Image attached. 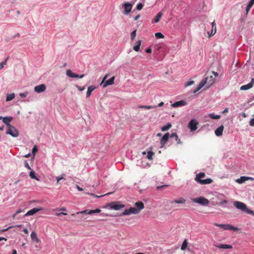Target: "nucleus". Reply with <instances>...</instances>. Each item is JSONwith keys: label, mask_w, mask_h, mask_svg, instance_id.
<instances>
[{"label": "nucleus", "mask_w": 254, "mask_h": 254, "mask_svg": "<svg viewBox=\"0 0 254 254\" xmlns=\"http://www.w3.org/2000/svg\"><path fill=\"white\" fill-rule=\"evenodd\" d=\"M210 78V80L207 82V80L208 79V77H206L203 78L199 83L197 87L193 91V93H195L199 90H200L204 85H206V88H209L210 86L214 82V79L213 76L211 75L209 77Z\"/></svg>", "instance_id": "nucleus-1"}, {"label": "nucleus", "mask_w": 254, "mask_h": 254, "mask_svg": "<svg viewBox=\"0 0 254 254\" xmlns=\"http://www.w3.org/2000/svg\"><path fill=\"white\" fill-rule=\"evenodd\" d=\"M210 78V80L207 82V80L208 79V77H206L203 78L199 83L197 87L193 91V93H195L199 90H200L204 85H206V88H209L210 86L214 82V79L213 76L211 75L209 77Z\"/></svg>", "instance_id": "nucleus-2"}, {"label": "nucleus", "mask_w": 254, "mask_h": 254, "mask_svg": "<svg viewBox=\"0 0 254 254\" xmlns=\"http://www.w3.org/2000/svg\"><path fill=\"white\" fill-rule=\"evenodd\" d=\"M125 205L121 204L120 201H113L108 203L107 207L111 209L115 210H120L123 208H124Z\"/></svg>", "instance_id": "nucleus-3"}, {"label": "nucleus", "mask_w": 254, "mask_h": 254, "mask_svg": "<svg viewBox=\"0 0 254 254\" xmlns=\"http://www.w3.org/2000/svg\"><path fill=\"white\" fill-rule=\"evenodd\" d=\"M214 225L217 227L221 228L225 230L237 231H238L240 230V229L238 228V227L233 226L232 225L229 224H218V223H214Z\"/></svg>", "instance_id": "nucleus-4"}, {"label": "nucleus", "mask_w": 254, "mask_h": 254, "mask_svg": "<svg viewBox=\"0 0 254 254\" xmlns=\"http://www.w3.org/2000/svg\"><path fill=\"white\" fill-rule=\"evenodd\" d=\"M6 134L11 135L13 137H17L19 135V133L16 128L12 125L7 127Z\"/></svg>", "instance_id": "nucleus-5"}, {"label": "nucleus", "mask_w": 254, "mask_h": 254, "mask_svg": "<svg viewBox=\"0 0 254 254\" xmlns=\"http://www.w3.org/2000/svg\"><path fill=\"white\" fill-rule=\"evenodd\" d=\"M192 202L199 204L202 206H207L209 204V200L206 198L200 196L197 198H191Z\"/></svg>", "instance_id": "nucleus-6"}, {"label": "nucleus", "mask_w": 254, "mask_h": 254, "mask_svg": "<svg viewBox=\"0 0 254 254\" xmlns=\"http://www.w3.org/2000/svg\"><path fill=\"white\" fill-rule=\"evenodd\" d=\"M198 122L194 119H191L188 125V127L191 131H194L197 128Z\"/></svg>", "instance_id": "nucleus-7"}, {"label": "nucleus", "mask_w": 254, "mask_h": 254, "mask_svg": "<svg viewBox=\"0 0 254 254\" xmlns=\"http://www.w3.org/2000/svg\"><path fill=\"white\" fill-rule=\"evenodd\" d=\"M138 210L135 207H130L129 209H127L124 210L122 213V215H129L131 214H138Z\"/></svg>", "instance_id": "nucleus-8"}, {"label": "nucleus", "mask_w": 254, "mask_h": 254, "mask_svg": "<svg viewBox=\"0 0 254 254\" xmlns=\"http://www.w3.org/2000/svg\"><path fill=\"white\" fill-rule=\"evenodd\" d=\"M132 4L130 2H126L123 5L122 7L124 8V14H128L131 10Z\"/></svg>", "instance_id": "nucleus-9"}, {"label": "nucleus", "mask_w": 254, "mask_h": 254, "mask_svg": "<svg viewBox=\"0 0 254 254\" xmlns=\"http://www.w3.org/2000/svg\"><path fill=\"white\" fill-rule=\"evenodd\" d=\"M107 77V75H106L103 78L101 84H103V87H105L108 85H113L114 83L115 77L113 76L111 78L108 80H105L106 78Z\"/></svg>", "instance_id": "nucleus-10"}, {"label": "nucleus", "mask_w": 254, "mask_h": 254, "mask_svg": "<svg viewBox=\"0 0 254 254\" xmlns=\"http://www.w3.org/2000/svg\"><path fill=\"white\" fill-rule=\"evenodd\" d=\"M0 120H2V122L6 126V127H9L11 125L10 123L13 120V117L11 116H0Z\"/></svg>", "instance_id": "nucleus-11"}, {"label": "nucleus", "mask_w": 254, "mask_h": 254, "mask_svg": "<svg viewBox=\"0 0 254 254\" xmlns=\"http://www.w3.org/2000/svg\"><path fill=\"white\" fill-rule=\"evenodd\" d=\"M66 74L67 76H68L70 78H82L84 76V74L78 75V74L73 72L70 69H67L66 70Z\"/></svg>", "instance_id": "nucleus-12"}, {"label": "nucleus", "mask_w": 254, "mask_h": 254, "mask_svg": "<svg viewBox=\"0 0 254 254\" xmlns=\"http://www.w3.org/2000/svg\"><path fill=\"white\" fill-rule=\"evenodd\" d=\"M234 205L235 207H236L237 209H240L242 210L243 211H245V210L247 209V205L240 201H236L234 202Z\"/></svg>", "instance_id": "nucleus-13"}, {"label": "nucleus", "mask_w": 254, "mask_h": 254, "mask_svg": "<svg viewBox=\"0 0 254 254\" xmlns=\"http://www.w3.org/2000/svg\"><path fill=\"white\" fill-rule=\"evenodd\" d=\"M46 86L44 84H41L34 87V91L38 93H41L45 91Z\"/></svg>", "instance_id": "nucleus-14"}, {"label": "nucleus", "mask_w": 254, "mask_h": 254, "mask_svg": "<svg viewBox=\"0 0 254 254\" xmlns=\"http://www.w3.org/2000/svg\"><path fill=\"white\" fill-rule=\"evenodd\" d=\"M43 208L42 207H39V208H33L30 210H29L24 215V216H28L30 215H33L36 213L37 212H39V211L42 210Z\"/></svg>", "instance_id": "nucleus-15"}, {"label": "nucleus", "mask_w": 254, "mask_h": 254, "mask_svg": "<svg viewBox=\"0 0 254 254\" xmlns=\"http://www.w3.org/2000/svg\"><path fill=\"white\" fill-rule=\"evenodd\" d=\"M169 136L170 133L169 132H167L161 138L160 140L161 148L163 147L165 144L166 143L168 140Z\"/></svg>", "instance_id": "nucleus-16"}, {"label": "nucleus", "mask_w": 254, "mask_h": 254, "mask_svg": "<svg viewBox=\"0 0 254 254\" xmlns=\"http://www.w3.org/2000/svg\"><path fill=\"white\" fill-rule=\"evenodd\" d=\"M213 246L216 248L221 249H231L232 248V246L228 244H214Z\"/></svg>", "instance_id": "nucleus-17"}, {"label": "nucleus", "mask_w": 254, "mask_h": 254, "mask_svg": "<svg viewBox=\"0 0 254 254\" xmlns=\"http://www.w3.org/2000/svg\"><path fill=\"white\" fill-rule=\"evenodd\" d=\"M187 105V102L185 100H181L179 101L175 102L174 103L172 104V107H179L181 106H184Z\"/></svg>", "instance_id": "nucleus-18"}, {"label": "nucleus", "mask_w": 254, "mask_h": 254, "mask_svg": "<svg viewBox=\"0 0 254 254\" xmlns=\"http://www.w3.org/2000/svg\"><path fill=\"white\" fill-rule=\"evenodd\" d=\"M224 129L223 126H220L215 130V133L216 136H220L222 135L223 131Z\"/></svg>", "instance_id": "nucleus-19"}, {"label": "nucleus", "mask_w": 254, "mask_h": 254, "mask_svg": "<svg viewBox=\"0 0 254 254\" xmlns=\"http://www.w3.org/2000/svg\"><path fill=\"white\" fill-rule=\"evenodd\" d=\"M134 205L137 207V210H138V213H139L140 210L143 209L144 207L143 203L140 201L135 202Z\"/></svg>", "instance_id": "nucleus-20"}, {"label": "nucleus", "mask_w": 254, "mask_h": 254, "mask_svg": "<svg viewBox=\"0 0 254 254\" xmlns=\"http://www.w3.org/2000/svg\"><path fill=\"white\" fill-rule=\"evenodd\" d=\"M205 173L203 172H200L198 174H197L196 175V177L195 178V180L198 183H199V181H202L201 179L202 178H204L205 177Z\"/></svg>", "instance_id": "nucleus-21"}, {"label": "nucleus", "mask_w": 254, "mask_h": 254, "mask_svg": "<svg viewBox=\"0 0 254 254\" xmlns=\"http://www.w3.org/2000/svg\"><path fill=\"white\" fill-rule=\"evenodd\" d=\"M96 87L94 85L89 86L87 88V91L86 92V97H89L90 96L91 92L95 90Z\"/></svg>", "instance_id": "nucleus-22"}, {"label": "nucleus", "mask_w": 254, "mask_h": 254, "mask_svg": "<svg viewBox=\"0 0 254 254\" xmlns=\"http://www.w3.org/2000/svg\"><path fill=\"white\" fill-rule=\"evenodd\" d=\"M31 238L32 241L36 243H39L40 240L38 238L36 233L35 232H32L31 234Z\"/></svg>", "instance_id": "nucleus-23"}, {"label": "nucleus", "mask_w": 254, "mask_h": 254, "mask_svg": "<svg viewBox=\"0 0 254 254\" xmlns=\"http://www.w3.org/2000/svg\"><path fill=\"white\" fill-rule=\"evenodd\" d=\"M253 87L252 83L249 82L248 84L244 85L240 87L241 90H247Z\"/></svg>", "instance_id": "nucleus-24"}, {"label": "nucleus", "mask_w": 254, "mask_h": 254, "mask_svg": "<svg viewBox=\"0 0 254 254\" xmlns=\"http://www.w3.org/2000/svg\"><path fill=\"white\" fill-rule=\"evenodd\" d=\"M246 176H241L240 178L236 180V182L238 184H242L246 181Z\"/></svg>", "instance_id": "nucleus-25"}, {"label": "nucleus", "mask_w": 254, "mask_h": 254, "mask_svg": "<svg viewBox=\"0 0 254 254\" xmlns=\"http://www.w3.org/2000/svg\"><path fill=\"white\" fill-rule=\"evenodd\" d=\"M212 182V180L210 178H207L202 181H199V184H209Z\"/></svg>", "instance_id": "nucleus-26"}, {"label": "nucleus", "mask_w": 254, "mask_h": 254, "mask_svg": "<svg viewBox=\"0 0 254 254\" xmlns=\"http://www.w3.org/2000/svg\"><path fill=\"white\" fill-rule=\"evenodd\" d=\"M141 43V40L137 41V42L136 43V45L133 46V49L135 51L138 52L140 49V46Z\"/></svg>", "instance_id": "nucleus-27"}, {"label": "nucleus", "mask_w": 254, "mask_h": 254, "mask_svg": "<svg viewBox=\"0 0 254 254\" xmlns=\"http://www.w3.org/2000/svg\"><path fill=\"white\" fill-rule=\"evenodd\" d=\"M186 202V199L183 197L180 198L178 200H175L172 202V203H178V204H184Z\"/></svg>", "instance_id": "nucleus-28"}, {"label": "nucleus", "mask_w": 254, "mask_h": 254, "mask_svg": "<svg viewBox=\"0 0 254 254\" xmlns=\"http://www.w3.org/2000/svg\"><path fill=\"white\" fill-rule=\"evenodd\" d=\"M172 127V125L170 123H168L166 125L163 126L161 127V130L162 131H165L169 130Z\"/></svg>", "instance_id": "nucleus-29"}, {"label": "nucleus", "mask_w": 254, "mask_h": 254, "mask_svg": "<svg viewBox=\"0 0 254 254\" xmlns=\"http://www.w3.org/2000/svg\"><path fill=\"white\" fill-rule=\"evenodd\" d=\"M15 94L14 93H12L10 94H8L6 96V101H10L13 100L15 97Z\"/></svg>", "instance_id": "nucleus-30"}, {"label": "nucleus", "mask_w": 254, "mask_h": 254, "mask_svg": "<svg viewBox=\"0 0 254 254\" xmlns=\"http://www.w3.org/2000/svg\"><path fill=\"white\" fill-rule=\"evenodd\" d=\"M254 3V0L253 1V0H251L248 3L246 10L247 11V13H248L249 10H250L251 8L252 7Z\"/></svg>", "instance_id": "nucleus-31"}, {"label": "nucleus", "mask_w": 254, "mask_h": 254, "mask_svg": "<svg viewBox=\"0 0 254 254\" xmlns=\"http://www.w3.org/2000/svg\"><path fill=\"white\" fill-rule=\"evenodd\" d=\"M162 13L160 12H159L157 15L155 16V18L154 20V23H158L161 17L162 16Z\"/></svg>", "instance_id": "nucleus-32"}, {"label": "nucleus", "mask_w": 254, "mask_h": 254, "mask_svg": "<svg viewBox=\"0 0 254 254\" xmlns=\"http://www.w3.org/2000/svg\"><path fill=\"white\" fill-rule=\"evenodd\" d=\"M208 116L209 118H210L212 119H219L220 118V115H216L214 113H211L208 115Z\"/></svg>", "instance_id": "nucleus-33"}, {"label": "nucleus", "mask_w": 254, "mask_h": 254, "mask_svg": "<svg viewBox=\"0 0 254 254\" xmlns=\"http://www.w3.org/2000/svg\"><path fill=\"white\" fill-rule=\"evenodd\" d=\"M29 176L32 179H35L36 180H39V179L36 176L35 172L33 170H31L30 172Z\"/></svg>", "instance_id": "nucleus-34"}, {"label": "nucleus", "mask_w": 254, "mask_h": 254, "mask_svg": "<svg viewBox=\"0 0 254 254\" xmlns=\"http://www.w3.org/2000/svg\"><path fill=\"white\" fill-rule=\"evenodd\" d=\"M214 31H213V30H212L210 34H209V33H208V34L210 36L214 35L216 32V24H215V21H213L212 23V28H214Z\"/></svg>", "instance_id": "nucleus-35"}, {"label": "nucleus", "mask_w": 254, "mask_h": 254, "mask_svg": "<svg viewBox=\"0 0 254 254\" xmlns=\"http://www.w3.org/2000/svg\"><path fill=\"white\" fill-rule=\"evenodd\" d=\"M154 153L153 151L150 150L147 152V158L150 160H152L153 156L154 155Z\"/></svg>", "instance_id": "nucleus-36"}, {"label": "nucleus", "mask_w": 254, "mask_h": 254, "mask_svg": "<svg viewBox=\"0 0 254 254\" xmlns=\"http://www.w3.org/2000/svg\"><path fill=\"white\" fill-rule=\"evenodd\" d=\"M100 211H101V210L98 208V209H96L94 210H90L88 211V212L87 213L89 215H92L93 213H99Z\"/></svg>", "instance_id": "nucleus-37"}, {"label": "nucleus", "mask_w": 254, "mask_h": 254, "mask_svg": "<svg viewBox=\"0 0 254 254\" xmlns=\"http://www.w3.org/2000/svg\"><path fill=\"white\" fill-rule=\"evenodd\" d=\"M9 59V57H7L4 61L0 63V69H2L3 68L4 65L6 64L7 62Z\"/></svg>", "instance_id": "nucleus-38"}, {"label": "nucleus", "mask_w": 254, "mask_h": 254, "mask_svg": "<svg viewBox=\"0 0 254 254\" xmlns=\"http://www.w3.org/2000/svg\"><path fill=\"white\" fill-rule=\"evenodd\" d=\"M155 36L157 39H162L164 38V35L161 32H157L155 34Z\"/></svg>", "instance_id": "nucleus-39"}, {"label": "nucleus", "mask_w": 254, "mask_h": 254, "mask_svg": "<svg viewBox=\"0 0 254 254\" xmlns=\"http://www.w3.org/2000/svg\"><path fill=\"white\" fill-rule=\"evenodd\" d=\"M136 32V30H135L132 31L130 33V38L132 40H134V39L135 38Z\"/></svg>", "instance_id": "nucleus-40"}, {"label": "nucleus", "mask_w": 254, "mask_h": 254, "mask_svg": "<svg viewBox=\"0 0 254 254\" xmlns=\"http://www.w3.org/2000/svg\"><path fill=\"white\" fill-rule=\"evenodd\" d=\"M138 108H144V109H151L153 108L154 107H153L152 106H146V105H144V106H139Z\"/></svg>", "instance_id": "nucleus-41"}, {"label": "nucleus", "mask_w": 254, "mask_h": 254, "mask_svg": "<svg viewBox=\"0 0 254 254\" xmlns=\"http://www.w3.org/2000/svg\"><path fill=\"white\" fill-rule=\"evenodd\" d=\"M245 212H246L247 213L249 214H251L252 215H254V211H253V210L248 208L247 207V209L245 210Z\"/></svg>", "instance_id": "nucleus-42"}, {"label": "nucleus", "mask_w": 254, "mask_h": 254, "mask_svg": "<svg viewBox=\"0 0 254 254\" xmlns=\"http://www.w3.org/2000/svg\"><path fill=\"white\" fill-rule=\"evenodd\" d=\"M169 137L171 138H174L175 139H178V135L176 132L172 133L171 135H170Z\"/></svg>", "instance_id": "nucleus-43"}, {"label": "nucleus", "mask_w": 254, "mask_h": 254, "mask_svg": "<svg viewBox=\"0 0 254 254\" xmlns=\"http://www.w3.org/2000/svg\"><path fill=\"white\" fill-rule=\"evenodd\" d=\"M143 6V4L142 3H138L136 6V9L138 10H140Z\"/></svg>", "instance_id": "nucleus-44"}, {"label": "nucleus", "mask_w": 254, "mask_h": 254, "mask_svg": "<svg viewBox=\"0 0 254 254\" xmlns=\"http://www.w3.org/2000/svg\"><path fill=\"white\" fill-rule=\"evenodd\" d=\"M193 83H194V81L193 80H190V81H188L187 83H186L185 84V87L189 86L192 85Z\"/></svg>", "instance_id": "nucleus-45"}, {"label": "nucleus", "mask_w": 254, "mask_h": 254, "mask_svg": "<svg viewBox=\"0 0 254 254\" xmlns=\"http://www.w3.org/2000/svg\"><path fill=\"white\" fill-rule=\"evenodd\" d=\"M187 242L186 240H185V241L183 242V243L182 245L181 249L182 250H185L187 247Z\"/></svg>", "instance_id": "nucleus-46"}, {"label": "nucleus", "mask_w": 254, "mask_h": 254, "mask_svg": "<svg viewBox=\"0 0 254 254\" xmlns=\"http://www.w3.org/2000/svg\"><path fill=\"white\" fill-rule=\"evenodd\" d=\"M22 212V210L21 209H19L18 210H17L16 212L12 216V217L13 218H15L16 215L21 212Z\"/></svg>", "instance_id": "nucleus-47"}, {"label": "nucleus", "mask_w": 254, "mask_h": 254, "mask_svg": "<svg viewBox=\"0 0 254 254\" xmlns=\"http://www.w3.org/2000/svg\"><path fill=\"white\" fill-rule=\"evenodd\" d=\"M24 166L28 169L31 170V168L30 167L28 162L26 160L24 161Z\"/></svg>", "instance_id": "nucleus-48"}, {"label": "nucleus", "mask_w": 254, "mask_h": 254, "mask_svg": "<svg viewBox=\"0 0 254 254\" xmlns=\"http://www.w3.org/2000/svg\"><path fill=\"white\" fill-rule=\"evenodd\" d=\"M27 95H28V92H24V93H20L19 94V96L21 98L25 97L26 96H27Z\"/></svg>", "instance_id": "nucleus-49"}, {"label": "nucleus", "mask_w": 254, "mask_h": 254, "mask_svg": "<svg viewBox=\"0 0 254 254\" xmlns=\"http://www.w3.org/2000/svg\"><path fill=\"white\" fill-rule=\"evenodd\" d=\"M38 151V149L36 147V146H34L33 148H32V153L33 154H35Z\"/></svg>", "instance_id": "nucleus-50"}, {"label": "nucleus", "mask_w": 254, "mask_h": 254, "mask_svg": "<svg viewBox=\"0 0 254 254\" xmlns=\"http://www.w3.org/2000/svg\"><path fill=\"white\" fill-rule=\"evenodd\" d=\"M88 211L87 210H83L82 211H80V212H77L76 213L77 214H80V213H82V214H88Z\"/></svg>", "instance_id": "nucleus-51"}, {"label": "nucleus", "mask_w": 254, "mask_h": 254, "mask_svg": "<svg viewBox=\"0 0 254 254\" xmlns=\"http://www.w3.org/2000/svg\"><path fill=\"white\" fill-rule=\"evenodd\" d=\"M64 179V178L63 176L57 177L56 179L57 181V183L59 184L60 181Z\"/></svg>", "instance_id": "nucleus-52"}, {"label": "nucleus", "mask_w": 254, "mask_h": 254, "mask_svg": "<svg viewBox=\"0 0 254 254\" xmlns=\"http://www.w3.org/2000/svg\"><path fill=\"white\" fill-rule=\"evenodd\" d=\"M249 125L251 126H254V118L253 119H252L250 122H249Z\"/></svg>", "instance_id": "nucleus-53"}, {"label": "nucleus", "mask_w": 254, "mask_h": 254, "mask_svg": "<svg viewBox=\"0 0 254 254\" xmlns=\"http://www.w3.org/2000/svg\"><path fill=\"white\" fill-rule=\"evenodd\" d=\"M77 88L80 91H83L85 89V87L84 86H82V87H80V86H79L78 85L76 86Z\"/></svg>", "instance_id": "nucleus-54"}, {"label": "nucleus", "mask_w": 254, "mask_h": 254, "mask_svg": "<svg viewBox=\"0 0 254 254\" xmlns=\"http://www.w3.org/2000/svg\"><path fill=\"white\" fill-rule=\"evenodd\" d=\"M62 215H66L67 213H64V212H60V213H58L56 214V215L58 216H60Z\"/></svg>", "instance_id": "nucleus-55"}, {"label": "nucleus", "mask_w": 254, "mask_h": 254, "mask_svg": "<svg viewBox=\"0 0 254 254\" xmlns=\"http://www.w3.org/2000/svg\"><path fill=\"white\" fill-rule=\"evenodd\" d=\"M145 52L147 53H151L152 52V50L150 48H148L146 49Z\"/></svg>", "instance_id": "nucleus-56"}, {"label": "nucleus", "mask_w": 254, "mask_h": 254, "mask_svg": "<svg viewBox=\"0 0 254 254\" xmlns=\"http://www.w3.org/2000/svg\"><path fill=\"white\" fill-rule=\"evenodd\" d=\"M11 227H12V226H9L6 229H3L1 230L0 231L1 232H5V231H7L8 229H9L10 228H11Z\"/></svg>", "instance_id": "nucleus-57"}, {"label": "nucleus", "mask_w": 254, "mask_h": 254, "mask_svg": "<svg viewBox=\"0 0 254 254\" xmlns=\"http://www.w3.org/2000/svg\"><path fill=\"white\" fill-rule=\"evenodd\" d=\"M247 179H246V181H248V180L254 181V178L251 177H247Z\"/></svg>", "instance_id": "nucleus-58"}, {"label": "nucleus", "mask_w": 254, "mask_h": 254, "mask_svg": "<svg viewBox=\"0 0 254 254\" xmlns=\"http://www.w3.org/2000/svg\"><path fill=\"white\" fill-rule=\"evenodd\" d=\"M76 187L77 188V189L79 190V191H82L83 190V189L81 188H80L79 186H76Z\"/></svg>", "instance_id": "nucleus-59"}, {"label": "nucleus", "mask_w": 254, "mask_h": 254, "mask_svg": "<svg viewBox=\"0 0 254 254\" xmlns=\"http://www.w3.org/2000/svg\"><path fill=\"white\" fill-rule=\"evenodd\" d=\"M228 112V108H226L223 110V111L222 112V113L224 114V113H227Z\"/></svg>", "instance_id": "nucleus-60"}, {"label": "nucleus", "mask_w": 254, "mask_h": 254, "mask_svg": "<svg viewBox=\"0 0 254 254\" xmlns=\"http://www.w3.org/2000/svg\"><path fill=\"white\" fill-rule=\"evenodd\" d=\"M139 17H140V15H139V14H138V15H136V16H135V17H134V20L135 21H136V20H137L138 19V18H139Z\"/></svg>", "instance_id": "nucleus-61"}, {"label": "nucleus", "mask_w": 254, "mask_h": 254, "mask_svg": "<svg viewBox=\"0 0 254 254\" xmlns=\"http://www.w3.org/2000/svg\"><path fill=\"white\" fill-rule=\"evenodd\" d=\"M23 231L25 233V234H28V230L27 228H24L23 230Z\"/></svg>", "instance_id": "nucleus-62"}, {"label": "nucleus", "mask_w": 254, "mask_h": 254, "mask_svg": "<svg viewBox=\"0 0 254 254\" xmlns=\"http://www.w3.org/2000/svg\"><path fill=\"white\" fill-rule=\"evenodd\" d=\"M175 140L177 141L178 144H181V140L178 137V139H176Z\"/></svg>", "instance_id": "nucleus-63"}, {"label": "nucleus", "mask_w": 254, "mask_h": 254, "mask_svg": "<svg viewBox=\"0 0 254 254\" xmlns=\"http://www.w3.org/2000/svg\"><path fill=\"white\" fill-rule=\"evenodd\" d=\"M163 105H164V103L163 102H161L160 103H159V104L158 105V107H162Z\"/></svg>", "instance_id": "nucleus-64"}]
</instances>
